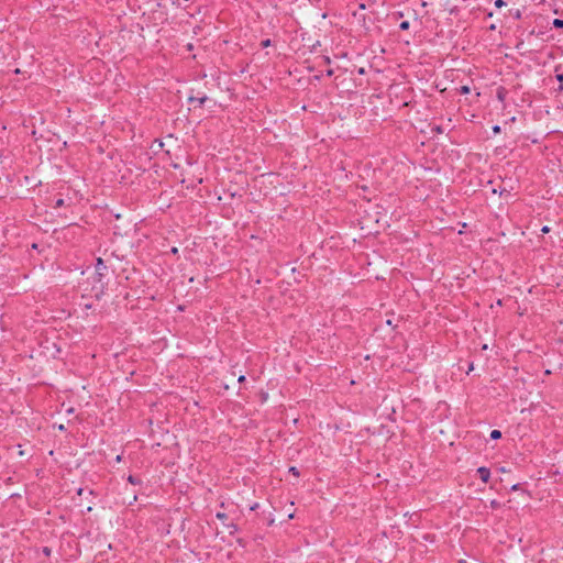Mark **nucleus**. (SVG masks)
<instances>
[{"label": "nucleus", "mask_w": 563, "mask_h": 563, "mask_svg": "<svg viewBox=\"0 0 563 563\" xmlns=\"http://www.w3.org/2000/svg\"><path fill=\"white\" fill-rule=\"evenodd\" d=\"M95 274L92 276L91 296L101 299L108 286L106 277L108 275V266L101 257L97 258Z\"/></svg>", "instance_id": "nucleus-1"}, {"label": "nucleus", "mask_w": 563, "mask_h": 563, "mask_svg": "<svg viewBox=\"0 0 563 563\" xmlns=\"http://www.w3.org/2000/svg\"><path fill=\"white\" fill-rule=\"evenodd\" d=\"M478 477L483 483H488L490 478V470L486 466H481L477 468Z\"/></svg>", "instance_id": "nucleus-2"}, {"label": "nucleus", "mask_w": 563, "mask_h": 563, "mask_svg": "<svg viewBox=\"0 0 563 563\" xmlns=\"http://www.w3.org/2000/svg\"><path fill=\"white\" fill-rule=\"evenodd\" d=\"M208 100V97L206 95L198 93L197 96L190 95L187 99L188 103L198 102L200 107L205 104V102Z\"/></svg>", "instance_id": "nucleus-3"}, {"label": "nucleus", "mask_w": 563, "mask_h": 563, "mask_svg": "<svg viewBox=\"0 0 563 563\" xmlns=\"http://www.w3.org/2000/svg\"><path fill=\"white\" fill-rule=\"evenodd\" d=\"M496 95H497L498 100L504 101L505 98H506V95H507L506 88L505 87H499L497 89Z\"/></svg>", "instance_id": "nucleus-4"}, {"label": "nucleus", "mask_w": 563, "mask_h": 563, "mask_svg": "<svg viewBox=\"0 0 563 563\" xmlns=\"http://www.w3.org/2000/svg\"><path fill=\"white\" fill-rule=\"evenodd\" d=\"M555 79L559 82V90L563 91V74L556 71Z\"/></svg>", "instance_id": "nucleus-5"}, {"label": "nucleus", "mask_w": 563, "mask_h": 563, "mask_svg": "<svg viewBox=\"0 0 563 563\" xmlns=\"http://www.w3.org/2000/svg\"><path fill=\"white\" fill-rule=\"evenodd\" d=\"M501 435H503L501 431L497 430V429L492 430V432H490V439L492 440H499L501 438Z\"/></svg>", "instance_id": "nucleus-6"}, {"label": "nucleus", "mask_w": 563, "mask_h": 563, "mask_svg": "<svg viewBox=\"0 0 563 563\" xmlns=\"http://www.w3.org/2000/svg\"><path fill=\"white\" fill-rule=\"evenodd\" d=\"M128 481H129V483H131L133 485H137V484L142 483V481L134 475H129Z\"/></svg>", "instance_id": "nucleus-7"}, {"label": "nucleus", "mask_w": 563, "mask_h": 563, "mask_svg": "<svg viewBox=\"0 0 563 563\" xmlns=\"http://www.w3.org/2000/svg\"><path fill=\"white\" fill-rule=\"evenodd\" d=\"M552 25L555 29H563V19H554Z\"/></svg>", "instance_id": "nucleus-8"}, {"label": "nucleus", "mask_w": 563, "mask_h": 563, "mask_svg": "<svg viewBox=\"0 0 563 563\" xmlns=\"http://www.w3.org/2000/svg\"><path fill=\"white\" fill-rule=\"evenodd\" d=\"M489 507H490L492 509H499V508H501V504H500L498 500L493 499V500H490V503H489Z\"/></svg>", "instance_id": "nucleus-9"}, {"label": "nucleus", "mask_w": 563, "mask_h": 563, "mask_svg": "<svg viewBox=\"0 0 563 563\" xmlns=\"http://www.w3.org/2000/svg\"><path fill=\"white\" fill-rule=\"evenodd\" d=\"M459 92L461 95H467V93L471 92V88L468 86H466V85L465 86H461L460 89H459Z\"/></svg>", "instance_id": "nucleus-10"}, {"label": "nucleus", "mask_w": 563, "mask_h": 563, "mask_svg": "<svg viewBox=\"0 0 563 563\" xmlns=\"http://www.w3.org/2000/svg\"><path fill=\"white\" fill-rule=\"evenodd\" d=\"M410 27V23L409 21H402L400 24H399V29L402 30V31H407L409 30Z\"/></svg>", "instance_id": "nucleus-11"}, {"label": "nucleus", "mask_w": 563, "mask_h": 563, "mask_svg": "<svg viewBox=\"0 0 563 563\" xmlns=\"http://www.w3.org/2000/svg\"><path fill=\"white\" fill-rule=\"evenodd\" d=\"M431 131L434 132L435 134H442L443 133V128L441 125H433L431 128Z\"/></svg>", "instance_id": "nucleus-12"}, {"label": "nucleus", "mask_w": 563, "mask_h": 563, "mask_svg": "<svg viewBox=\"0 0 563 563\" xmlns=\"http://www.w3.org/2000/svg\"><path fill=\"white\" fill-rule=\"evenodd\" d=\"M228 528L230 529V531H229L230 534H233L239 531V527L235 523L229 525Z\"/></svg>", "instance_id": "nucleus-13"}, {"label": "nucleus", "mask_w": 563, "mask_h": 563, "mask_svg": "<svg viewBox=\"0 0 563 563\" xmlns=\"http://www.w3.org/2000/svg\"><path fill=\"white\" fill-rule=\"evenodd\" d=\"M63 206H65V200H64L63 198H58V199L55 201V203H54V206H53V207L56 209V208H60V207H63Z\"/></svg>", "instance_id": "nucleus-14"}, {"label": "nucleus", "mask_w": 563, "mask_h": 563, "mask_svg": "<svg viewBox=\"0 0 563 563\" xmlns=\"http://www.w3.org/2000/svg\"><path fill=\"white\" fill-rule=\"evenodd\" d=\"M271 45H272V41H271L269 38L263 40V41L261 42V46H262L263 48L269 47Z\"/></svg>", "instance_id": "nucleus-15"}, {"label": "nucleus", "mask_w": 563, "mask_h": 563, "mask_svg": "<svg viewBox=\"0 0 563 563\" xmlns=\"http://www.w3.org/2000/svg\"><path fill=\"white\" fill-rule=\"evenodd\" d=\"M216 517L221 520V521H224L228 519V515L225 512H217Z\"/></svg>", "instance_id": "nucleus-16"}, {"label": "nucleus", "mask_w": 563, "mask_h": 563, "mask_svg": "<svg viewBox=\"0 0 563 563\" xmlns=\"http://www.w3.org/2000/svg\"><path fill=\"white\" fill-rule=\"evenodd\" d=\"M42 552H43V554H44L45 556H51V554H52V549H51L49 547H44V548L42 549Z\"/></svg>", "instance_id": "nucleus-17"}, {"label": "nucleus", "mask_w": 563, "mask_h": 563, "mask_svg": "<svg viewBox=\"0 0 563 563\" xmlns=\"http://www.w3.org/2000/svg\"><path fill=\"white\" fill-rule=\"evenodd\" d=\"M289 473L294 474L297 477L300 475V473H299V471H298V468L296 466H290L289 467Z\"/></svg>", "instance_id": "nucleus-18"}, {"label": "nucleus", "mask_w": 563, "mask_h": 563, "mask_svg": "<svg viewBox=\"0 0 563 563\" xmlns=\"http://www.w3.org/2000/svg\"><path fill=\"white\" fill-rule=\"evenodd\" d=\"M511 15L516 19V20H520L521 19V11L519 9H517L515 12H511Z\"/></svg>", "instance_id": "nucleus-19"}, {"label": "nucleus", "mask_w": 563, "mask_h": 563, "mask_svg": "<svg viewBox=\"0 0 563 563\" xmlns=\"http://www.w3.org/2000/svg\"><path fill=\"white\" fill-rule=\"evenodd\" d=\"M507 3L504 1V0H496L495 1V7L496 8H503L505 7Z\"/></svg>", "instance_id": "nucleus-20"}, {"label": "nucleus", "mask_w": 563, "mask_h": 563, "mask_svg": "<svg viewBox=\"0 0 563 563\" xmlns=\"http://www.w3.org/2000/svg\"><path fill=\"white\" fill-rule=\"evenodd\" d=\"M492 130H493V132H494L495 134H498V133H500V131H501L500 126H499V125H497V124H496V125H494V126L492 128Z\"/></svg>", "instance_id": "nucleus-21"}, {"label": "nucleus", "mask_w": 563, "mask_h": 563, "mask_svg": "<svg viewBox=\"0 0 563 563\" xmlns=\"http://www.w3.org/2000/svg\"><path fill=\"white\" fill-rule=\"evenodd\" d=\"M520 488V484L517 483V484H514L511 487H510V490L515 492V490H518Z\"/></svg>", "instance_id": "nucleus-22"}, {"label": "nucleus", "mask_w": 563, "mask_h": 563, "mask_svg": "<svg viewBox=\"0 0 563 563\" xmlns=\"http://www.w3.org/2000/svg\"><path fill=\"white\" fill-rule=\"evenodd\" d=\"M333 74H334V70H333V69H331V68L327 69V71H325V75H327L328 77L333 76Z\"/></svg>", "instance_id": "nucleus-23"}, {"label": "nucleus", "mask_w": 563, "mask_h": 563, "mask_svg": "<svg viewBox=\"0 0 563 563\" xmlns=\"http://www.w3.org/2000/svg\"><path fill=\"white\" fill-rule=\"evenodd\" d=\"M170 253H172L173 255H177V254H178V249H177L176 246H173V247L170 249Z\"/></svg>", "instance_id": "nucleus-24"}, {"label": "nucleus", "mask_w": 563, "mask_h": 563, "mask_svg": "<svg viewBox=\"0 0 563 563\" xmlns=\"http://www.w3.org/2000/svg\"><path fill=\"white\" fill-rule=\"evenodd\" d=\"M246 380V377L244 375L239 376L238 382L240 384L244 383Z\"/></svg>", "instance_id": "nucleus-25"}, {"label": "nucleus", "mask_w": 563, "mask_h": 563, "mask_svg": "<svg viewBox=\"0 0 563 563\" xmlns=\"http://www.w3.org/2000/svg\"><path fill=\"white\" fill-rule=\"evenodd\" d=\"M258 507H260V504H258V503H255L254 505H252V506L250 507V510L254 511V510H256Z\"/></svg>", "instance_id": "nucleus-26"}, {"label": "nucleus", "mask_w": 563, "mask_h": 563, "mask_svg": "<svg viewBox=\"0 0 563 563\" xmlns=\"http://www.w3.org/2000/svg\"><path fill=\"white\" fill-rule=\"evenodd\" d=\"M542 233H549L550 232V228L548 225H544L542 229H541Z\"/></svg>", "instance_id": "nucleus-27"}, {"label": "nucleus", "mask_w": 563, "mask_h": 563, "mask_svg": "<svg viewBox=\"0 0 563 563\" xmlns=\"http://www.w3.org/2000/svg\"><path fill=\"white\" fill-rule=\"evenodd\" d=\"M473 369H474V364H473V362H471V363L468 364L467 374H468L471 371H473Z\"/></svg>", "instance_id": "nucleus-28"}, {"label": "nucleus", "mask_w": 563, "mask_h": 563, "mask_svg": "<svg viewBox=\"0 0 563 563\" xmlns=\"http://www.w3.org/2000/svg\"><path fill=\"white\" fill-rule=\"evenodd\" d=\"M323 60L325 64H330L331 63V59L329 56H323Z\"/></svg>", "instance_id": "nucleus-29"}, {"label": "nucleus", "mask_w": 563, "mask_h": 563, "mask_svg": "<svg viewBox=\"0 0 563 563\" xmlns=\"http://www.w3.org/2000/svg\"><path fill=\"white\" fill-rule=\"evenodd\" d=\"M319 45H320V42L317 41V43L312 45L311 52L316 51L317 46H319Z\"/></svg>", "instance_id": "nucleus-30"}, {"label": "nucleus", "mask_w": 563, "mask_h": 563, "mask_svg": "<svg viewBox=\"0 0 563 563\" xmlns=\"http://www.w3.org/2000/svg\"><path fill=\"white\" fill-rule=\"evenodd\" d=\"M58 430H59V431H65V430H66V428H65V426H64V424H59V426H58Z\"/></svg>", "instance_id": "nucleus-31"}, {"label": "nucleus", "mask_w": 563, "mask_h": 563, "mask_svg": "<svg viewBox=\"0 0 563 563\" xmlns=\"http://www.w3.org/2000/svg\"><path fill=\"white\" fill-rule=\"evenodd\" d=\"M84 490H85V489L80 487V488H78L77 494H78V495H82Z\"/></svg>", "instance_id": "nucleus-32"}, {"label": "nucleus", "mask_w": 563, "mask_h": 563, "mask_svg": "<svg viewBox=\"0 0 563 563\" xmlns=\"http://www.w3.org/2000/svg\"><path fill=\"white\" fill-rule=\"evenodd\" d=\"M386 323H387L388 325H390V327H394V325H393V321H391V320H387V321H386Z\"/></svg>", "instance_id": "nucleus-33"}, {"label": "nucleus", "mask_w": 563, "mask_h": 563, "mask_svg": "<svg viewBox=\"0 0 563 563\" xmlns=\"http://www.w3.org/2000/svg\"><path fill=\"white\" fill-rule=\"evenodd\" d=\"M67 412H68V413H73V412H74V409H73V408H69V409L67 410Z\"/></svg>", "instance_id": "nucleus-34"}, {"label": "nucleus", "mask_w": 563, "mask_h": 563, "mask_svg": "<svg viewBox=\"0 0 563 563\" xmlns=\"http://www.w3.org/2000/svg\"><path fill=\"white\" fill-rule=\"evenodd\" d=\"M358 73L364 74V68H360Z\"/></svg>", "instance_id": "nucleus-35"}, {"label": "nucleus", "mask_w": 563, "mask_h": 563, "mask_svg": "<svg viewBox=\"0 0 563 563\" xmlns=\"http://www.w3.org/2000/svg\"><path fill=\"white\" fill-rule=\"evenodd\" d=\"M288 518H289V519H292V518H294V514H290V515L288 516Z\"/></svg>", "instance_id": "nucleus-36"}]
</instances>
